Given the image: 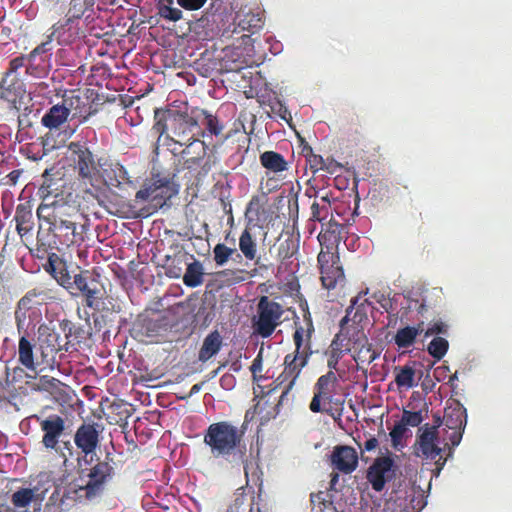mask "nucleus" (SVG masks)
Returning a JSON list of instances; mask_svg holds the SVG:
<instances>
[{"instance_id": "f257e3e1", "label": "nucleus", "mask_w": 512, "mask_h": 512, "mask_svg": "<svg viewBox=\"0 0 512 512\" xmlns=\"http://www.w3.org/2000/svg\"><path fill=\"white\" fill-rule=\"evenodd\" d=\"M68 150L73 156L78 179L83 184L96 190L107 188L110 191L139 187L141 177L136 175L135 169H127L119 162H110L97 170L93 153L85 143L79 141L70 142Z\"/></svg>"}, {"instance_id": "f03ea898", "label": "nucleus", "mask_w": 512, "mask_h": 512, "mask_svg": "<svg viewBox=\"0 0 512 512\" xmlns=\"http://www.w3.org/2000/svg\"><path fill=\"white\" fill-rule=\"evenodd\" d=\"M202 108L185 107L157 109L152 131L158 135V140L166 134L167 138L180 146L187 144L194 137H205V130L200 125ZM159 145L155 143L154 152L158 154Z\"/></svg>"}, {"instance_id": "7ed1b4c3", "label": "nucleus", "mask_w": 512, "mask_h": 512, "mask_svg": "<svg viewBox=\"0 0 512 512\" xmlns=\"http://www.w3.org/2000/svg\"><path fill=\"white\" fill-rule=\"evenodd\" d=\"M221 6V1H212L209 8L195 22L196 28L201 27L207 30L205 37L213 38L215 35H221L225 39H231L235 34H240L244 31L254 34L264 25L262 14L259 11L251 9L245 11V9H241L236 13L233 23L221 29L218 26V22L222 20V14L217 13Z\"/></svg>"}, {"instance_id": "20e7f679", "label": "nucleus", "mask_w": 512, "mask_h": 512, "mask_svg": "<svg viewBox=\"0 0 512 512\" xmlns=\"http://www.w3.org/2000/svg\"><path fill=\"white\" fill-rule=\"evenodd\" d=\"M248 413L241 427L230 421H218L210 424L203 434V442L215 459L228 460L231 456L245 454L243 438L247 429Z\"/></svg>"}, {"instance_id": "39448f33", "label": "nucleus", "mask_w": 512, "mask_h": 512, "mask_svg": "<svg viewBox=\"0 0 512 512\" xmlns=\"http://www.w3.org/2000/svg\"><path fill=\"white\" fill-rule=\"evenodd\" d=\"M114 461L110 454L104 460L97 462L89 469L87 481L74 490L76 499L79 501H93L100 498L107 484L115 475Z\"/></svg>"}, {"instance_id": "423d86ee", "label": "nucleus", "mask_w": 512, "mask_h": 512, "mask_svg": "<svg viewBox=\"0 0 512 512\" xmlns=\"http://www.w3.org/2000/svg\"><path fill=\"white\" fill-rule=\"evenodd\" d=\"M81 198L80 194H44L37 215L44 221L72 220L80 213Z\"/></svg>"}, {"instance_id": "0eeeda50", "label": "nucleus", "mask_w": 512, "mask_h": 512, "mask_svg": "<svg viewBox=\"0 0 512 512\" xmlns=\"http://www.w3.org/2000/svg\"><path fill=\"white\" fill-rule=\"evenodd\" d=\"M285 309L282 304L261 296L256 306V314L251 318L253 334L261 338H269L283 322Z\"/></svg>"}, {"instance_id": "6e6552de", "label": "nucleus", "mask_w": 512, "mask_h": 512, "mask_svg": "<svg viewBox=\"0 0 512 512\" xmlns=\"http://www.w3.org/2000/svg\"><path fill=\"white\" fill-rule=\"evenodd\" d=\"M129 169H135L136 175L141 177L139 187L135 189L136 192H155L157 190L178 192L180 189L178 177L174 171L153 165L150 177L144 178L145 173L136 165L131 166Z\"/></svg>"}, {"instance_id": "1a4fd4ad", "label": "nucleus", "mask_w": 512, "mask_h": 512, "mask_svg": "<svg viewBox=\"0 0 512 512\" xmlns=\"http://www.w3.org/2000/svg\"><path fill=\"white\" fill-rule=\"evenodd\" d=\"M66 290L72 296H83L85 306L89 308H96L103 296L98 276H94L89 270H80L79 273L74 274Z\"/></svg>"}, {"instance_id": "9d476101", "label": "nucleus", "mask_w": 512, "mask_h": 512, "mask_svg": "<svg viewBox=\"0 0 512 512\" xmlns=\"http://www.w3.org/2000/svg\"><path fill=\"white\" fill-rule=\"evenodd\" d=\"M321 282L327 290L334 289L338 284L345 281V275L342 266L339 264V256L332 251L321 249L317 257Z\"/></svg>"}, {"instance_id": "9b49d317", "label": "nucleus", "mask_w": 512, "mask_h": 512, "mask_svg": "<svg viewBox=\"0 0 512 512\" xmlns=\"http://www.w3.org/2000/svg\"><path fill=\"white\" fill-rule=\"evenodd\" d=\"M99 205L102 206L111 215L120 218H137L139 210L137 206L136 194L133 199H127L123 194H91Z\"/></svg>"}, {"instance_id": "f8f14e48", "label": "nucleus", "mask_w": 512, "mask_h": 512, "mask_svg": "<svg viewBox=\"0 0 512 512\" xmlns=\"http://www.w3.org/2000/svg\"><path fill=\"white\" fill-rule=\"evenodd\" d=\"M396 469L394 459L391 456L377 457L367 469L366 479L374 491L381 492L386 483L396 477Z\"/></svg>"}, {"instance_id": "ddd939ff", "label": "nucleus", "mask_w": 512, "mask_h": 512, "mask_svg": "<svg viewBox=\"0 0 512 512\" xmlns=\"http://www.w3.org/2000/svg\"><path fill=\"white\" fill-rule=\"evenodd\" d=\"M438 428L439 425L425 424L420 427L416 441L413 445L414 454L418 457L435 460L445 450L438 446Z\"/></svg>"}, {"instance_id": "4468645a", "label": "nucleus", "mask_w": 512, "mask_h": 512, "mask_svg": "<svg viewBox=\"0 0 512 512\" xmlns=\"http://www.w3.org/2000/svg\"><path fill=\"white\" fill-rule=\"evenodd\" d=\"M309 353H303L302 355L287 354L284 358V370L278 376L276 381L278 385H282L287 382L279 401L278 405L281 404L285 397L288 395L290 390L293 388L297 378L299 377L302 369L307 365L309 360Z\"/></svg>"}, {"instance_id": "2eb2a0df", "label": "nucleus", "mask_w": 512, "mask_h": 512, "mask_svg": "<svg viewBox=\"0 0 512 512\" xmlns=\"http://www.w3.org/2000/svg\"><path fill=\"white\" fill-rule=\"evenodd\" d=\"M101 432L102 427L98 423H82L74 434V443L85 456H88L99 446Z\"/></svg>"}, {"instance_id": "dca6fc26", "label": "nucleus", "mask_w": 512, "mask_h": 512, "mask_svg": "<svg viewBox=\"0 0 512 512\" xmlns=\"http://www.w3.org/2000/svg\"><path fill=\"white\" fill-rule=\"evenodd\" d=\"M48 224L45 233H49L56 250L69 247L76 242V223L73 220L46 221Z\"/></svg>"}, {"instance_id": "f3484780", "label": "nucleus", "mask_w": 512, "mask_h": 512, "mask_svg": "<svg viewBox=\"0 0 512 512\" xmlns=\"http://www.w3.org/2000/svg\"><path fill=\"white\" fill-rule=\"evenodd\" d=\"M62 106L66 109L71 120L77 119L79 124L86 122L94 113L92 105L87 96H81L72 91L63 96Z\"/></svg>"}, {"instance_id": "a211bd4d", "label": "nucleus", "mask_w": 512, "mask_h": 512, "mask_svg": "<svg viewBox=\"0 0 512 512\" xmlns=\"http://www.w3.org/2000/svg\"><path fill=\"white\" fill-rule=\"evenodd\" d=\"M65 420L57 414L49 415L40 421V428L43 432L41 443L47 449L58 450L59 439L65 431Z\"/></svg>"}, {"instance_id": "6ab92c4d", "label": "nucleus", "mask_w": 512, "mask_h": 512, "mask_svg": "<svg viewBox=\"0 0 512 512\" xmlns=\"http://www.w3.org/2000/svg\"><path fill=\"white\" fill-rule=\"evenodd\" d=\"M203 137H194L187 144L182 151V156L185 158V164L188 165L187 169L178 170L183 174V178L191 180L195 177L194 172L190 169L193 165L199 164L206 156L208 146L202 140Z\"/></svg>"}, {"instance_id": "aec40b11", "label": "nucleus", "mask_w": 512, "mask_h": 512, "mask_svg": "<svg viewBox=\"0 0 512 512\" xmlns=\"http://www.w3.org/2000/svg\"><path fill=\"white\" fill-rule=\"evenodd\" d=\"M245 217L249 224L260 227L271 220L267 194H256L252 197L246 208Z\"/></svg>"}, {"instance_id": "412c9836", "label": "nucleus", "mask_w": 512, "mask_h": 512, "mask_svg": "<svg viewBox=\"0 0 512 512\" xmlns=\"http://www.w3.org/2000/svg\"><path fill=\"white\" fill-rule=\"evenodd\" d=\"M331 464L333 469L343 474H351L358 466V453L351 446L338 445L331 454Z\"/></svg>"}, {"instance_id": "4be33fe9", "label": "nucleus", "mask_w": 512, "mask_h": 512, "mask_svg": "<svg viewBox=\"0 0 512 512\" xmlns=\"http://www.w3.org/2000/svg\"><path fill=\"white\" fill-rule=\"evenodd\" d=\"M80 21L65 14V17L52 26V35L61 45L74 43L81 37Z\"/></svg>"}, {"instance_id": "5701e85b", "label": "nucleus", "mask_w": 512, "mask_h": 512, "mask_svg": "<svg viewBox=\"0 0 512 512\" xmlns=\"http://www.w3.org/2000/svg\"><path fill=\"white\" fill-rule=\"evenodd\" d=\"M314 333V325L310 313L304 315V325L295 322V331L293 341L295 344V352L293 354L302 355L309 353L311 356V338Z\"/></svg>"}, {"instance_id": "b1692460", "label": "nucleus", "mask_w": 512, "mask_h": 512, "mask_svg": "<svg viewBox=\"0 0 512 512\" xmlns=\"http://www.w3.org/2000/svg\"><path fill=\"white\" fill-rule=\"evenodd\" d=\"M24 92V84L18 74L4 73L0 81V99L15 105Z\"/></svg>"}, {"instance_id": "393cba45", "label": "nucleus", "mask_w": 512, "mask_h": 512, "mask_svg": "<svg viewBox=\"0 0 512 512\" xmlns=\"http://www.w3.org/2000/svg\"><path fill=\"white\" fill-rule=\"evenodd\" d=\"M44 269L64 289H67L73 279L69 273L67 262L55 252L48 255Z\"/></svg>"}, {"instance_id": "a878e982", "label": "nucleus", "mask_w": 512, "mask_h": 512, "mask_svg": "<svg viewBox=\"0 0 512 512\" xmlns=\"http://www.w3.org/2000/svg\"><path fill=\"white\" fill-rule=\"evenodd\" d=\"M38 345L43 357L53 356L63 347L65 348L59 334L46 324L38 327Z\"/></svg>"}, {"instance_id": "bb28decb", "label": "nucleus", "mask_w": 512, "mask_h": 512, "mask_svg": "<svg viewBox=\"0 0 512 512\" xmlns=\"http://www.w3.org/2000/svg\"><path fill=\"white\" fill-rule=\"evenodd\" d=\"M48 490L40 483L33 488H20L12 494L11 503L15 508H26L31 502L41 503Z\"/></svg>"}, {"instance_id": "cd10ccee", "label": "nucleus", "mask_w": 512, "mask_h": 512, "mask_svg": "<svg viewBox=\"0 0 512 512\" xmlns=\"http://www.w3.org/2000/svg\"><path fill=\"white\" fill-rule=\"evenodd\" d=\"M173 194H169L165 197L164 194H136L137 206L139 210L137 212V218L148 217L158 209L162 208L167 200L171 198Z\"/></svg>"}, {"instance_id": "c85d7f7f", "label": "nucleus", "mask_w": 512, "mask_h": 512, "mask_svg": "<svg viewBox=\"0 0 512 512\" xmlns=\"http://www.w3.org/2000/svg\"><path fill=\"white\" fill-rule=\"evenodd\" d=\"M349 340L341 333H337L327 352V366L331 370H337L339 361L346 352H350Z\"/></svg>"}, {"instance_id": "c756f323", "label": "nucleus", "mask_w": 512, "mask_h": 512, "mask_svg": "<svg viewBox=\"0 0 512 512\" xmlns=\"http://www.w3.org/2000/svg\"><path fill=\"white\" fill-rule=\"evenodd\" d=\"M342 225L330 220L325 229L318 235V240L324 251H332L336 249L341 240Z\"/></svg>"}, {"instance_id": "7c9ffc66", "label": "nucleus", "mask_w": 512, "mask_h": 512, "mask_svg": "<svg viewBox=\"0 0 512 512\" xmlns=\"http://www.w3.org/2000/svg\"><path fill=\"white\" fill-rule=\"evenodd\" d=\"M69 116L61 103L51 106L41 118V124L51 130L59 129Z\"/></svg>"}, {"instance_id": "2f4dec72", "label": "nucleus", "mask_w": 512, "mask_h": 512, "mask_svg": "<svg viewBox=\"0 0 512 512\" xmlns=\"http://www.w3.org/2000/svg\"><path fill=\"white\" fill-rule=\"evenodd\" d=\"M222 337L218 330L210 332L203 340V344L198 353V359L206 362L215 356L222 347Z\"/></svg>"}, {"instance_id": "473e14b6", "label": "nucleus", "mask_w": 512, "mask_h": 512, "mask_svg": "<svg viewBox=\"0 0 512 512\" xmlns=\"http://www.w3.org/2000/svg\"><path fill=\"white\" fill-rule=\"evenodd\" d=\"M353 349L355 352L353 357L356 362L370 364L379 356V353L373 349L372 344L368 342L367 337L363 333L354 341Z\"/></svg>"}, {"instance_id": "72a5a7b5", "label": "nucleus", "mask_w": 512, "mask_h": 512, "mask_svg": "<svg viewBox=\"0 0 512 512\" xmlns=\"http://www.w3.org/2000/svg\"><path fill=\"white\" fill-rule=\"evenodd\" d=\"M443 423L447 429H465L467 412L464 406L457 403L456 406L445 409Z\"/></svg>"}, {"instance_id": "f704fd0d", "label": "nucleus", "mask_w": 512, "mask_h": 512, "mask_svg": "<svg viewBox=\"0 0 512 512\" xmlns=\"http://www.w3.org/2000/svg\"><path fill=\"white\" fill-rule=\"evenodd\" d=\"M37 293L35 291L27 292L18 302L15 311V321L17 330L20 332L24 328V322L28 311L35 309L39 302L36 301Z\"/></svg>"}, {"instance_id": "c9c22d12", "label": "nucleus", "mask_w": 512, "mask_h": 512, "mask_svg": "<svg viewBox=\"0 0 512 512\" xmlns=\"http://www.w3.org/2000/svg\"><path fill=\"white\" fill-rule=\"evenodd\" d=\"M423 331V323H419L417 326H406L398 329L394 336V342L399 348L411 347L418 335Z\"/></svg>"}, {"instance_id": "e433bc0d", "label": "nucleus", "mask_w": 512, "mask_h": 512, "mask_svg": "<svg viewBox=\"0 0 512 512\" xmlns=\"http://www.w3.org/2000/svg\"><path fill=\"white\" fill-rule=\"evenodd\" d=\"M64 384L54 377L48 375H42L38 378L34 385V390L40 392H47L54 398L63 396Z\"/></svg>"}, {"instance_id": "4c0bfd02", "label": "nucleus", "mask_w": 512, "mask_h": 512, "mask_svg": "<svg viewBox=\"0 0 512 512\" xmlns=\"http://www.w3.org/2000/svg\"><path fill=\"white\" fill-rule=\"evenodd\" d=\"M260 162L264 168L275 173L287 170L288 163L284 157L275 151H265L260 155Z\"/></svg>"}, {"instance_id": "58836bf2", "label": "nucleus", "mask_w": 512, "mask_h": 512, "mask_svg": "<svg viewBox=\"0 0 512 512\" xmlns=\"http://www.w3.org/2000/svg\"><path fill=\"white\" fill-rule=\"evenodd\" d=\"M33 351L34 345L32 342L27 338L26 335L21 336L18 343V360L25 368L29 370L35 369Z\"/></svg>"}, {"instance_id": "ea45409f", "label": "nucleus", "mask_w": 512, "mask_h": 512, "mask_svg": "<svg viewBox=\"0 0 512 512\" xmlns=\"http://www.w3.org/2000/svg\"><path fill=\"white\" fill-rule=\"evenodd\" d=\"M415 362L413 365L406 364L404 366H396L394 368L395 383L399 389H410L416 385L415 383Z\"/></svg>"}, {"instance_id": "a19ab883", "label": "nucleus", "mask_w": 512, "mask_h": 512, "mask_svg": "<svg viewBox=\"0 0 512 512\" xmlns=\"http://www.w3.org/2000/svg\"><path fill=\"white\" fill-rule=\"evenodd\" d=\"M200 125L203 128V130H205V134L208 133L214 136L221 135L225 127L224 124L219 120V118L216 115L210 113L205 109H202Z\"/></svg>"}, {"instance_id": "79ce46f5", "label": "nucleus", "mask_w": 512, "mask_h": 512, "mask_svg": "<svg viewBox=\"0 0 512 512\" xmlns=\"http://www.w3.org/2000/svg\"><path fill=\"white\" fill-rule=\"evenodd\" d=\"M61 330L63 331L66 342L64 344L65 350L68 351V345L71 342L80 343L84 339L85 331L82 327L76 326L69 320H63L60 323Z\"/></svg>"}, {"instance_id": "37998d69", "label": "nucleus", "mask_w": 512, "mask_h": 512, "mask_svg": "<svg viewBox=\"0 0 512 512\" xmlns=\"http://www.w3.org/2000/svg\"><path fill=\"white\" fill-rule=\"evenodd\" d=\"M96 0H70L66 15L81 20L83 16L92 11Z\"/></svg>"}, {"instance_id": "c03bdc74", "label": "nucleus", "mask_w": 512, "mask_h": 512, "mask_svg": "<svg viewBox=\"0 0 512 512\" xmlns=\"http://www.w3.org/2000/svg\"><path fill=\"white\" fill-rule=\"evenodd\" d=\"M239 248L247 260H254L257 254L256 242L250 231L245 229L239 238Z\"/></svg>"}, {"instance_id": "a18cd8bd", "label": "nucleus", "mask_w": 512, "mask_h": 512, "mask_svg": "<svg viewBox=\"0 0 512 512\" xmlns=\"http://www.w3.org/2000/svg\"><path fill=\"white\" fill-rule=\"evenodd\" d=\"M37 247H36V256L39 259H43L46 255L48 256L52 252L49 250L56 249L55 242H52L50 239L49 233H45L42 226L40 225L38 233H37Z\"/></svg>"}, {"instance_id": "49530a36", "label": "nucleus", "mask_w": 512, "mask_h": 512, "mask_svg": "<svg viewBox=\"0 0 512 512\" xmlns=\"http://www.w3.org/2000/svg\"><path fill=\"white\" fill-rule=\"evenodd\" d=\"M183 282L186 286L191 288H195L202 284L203 272L200 263L194 262L188 265L183 277Z\"/></svg>"}, {"instance_id": "de8ad7c7", "label": "nucleus", "mask_w": 512, "mask_h": 512, "mask_svg": "<svg viewBox=\"0 0 512 512\" xmlns=\"http://www.w3.org/2000/svg\"><path fill=\"white\" fill-rule=\"evenodd\" d=\"M336 383L337 377L330 369V371L318 378L314 386V393L329 394L330 392H334Z\"/></svg>"}, {"instance_id": "09e8293b", "label": "nucleus", "mask_w": 512, "mask_h": 512, "mask_svg": "<svg viewBox=\"0 0 512 512\" xmlns=\"http://www.w3.org/2000/svg\"><path fill=\"white\" fill-rule=\"evenodd\" d=\"M449 349V342L440 336L434 337L427 346L428 353L437 361L441 360Z\"/></svg>"}, {"instance_id": "8fccbe9b", "label": "nucleus", "mask_w": 512, "mask_h": 512, "mask_svg": "<svg viewBox=\"0 0 512 512\" xmlns=\"http://www.w3.org/2000/svg\"><path fill=\"white\" fill-rule=\"evenodd\" d=\"M31 217V212L26 211L24 208H21V206L17 207L15 214L16 229L21 236L26 235L31 231Z\"/></svg>"}, {"instance_id": "3c124183", "label": "nucleus", "mask_w": 512, "mask_h": 512, "mask_svg": "<svg viewBox=\"0 0 512 512\" xmlns=\"http://www.w3.org/2000/svg\"><path fill=\"white\" fill-rule=\"evenodd\" d=\"M297 248V244L291 238L281 241L277 247V260L284 263L296 253Z\"/></svg>"}, {"instance_id": "603ef678", "label": "nucleus", "mask_w": 512, "mask_h": 512, "mask_svg": "<svg viewBox=\"0 0 512 512\" xmlns=\"http://www.w3.org/2000/svg\"><path fill=\"white\" fill-rule=\"evenodd\" d=\"M234 253H236V249L218 243L213 249L214 261L218 266H223Z\"/></svg>"}, {"instance_id": "864d4df0", "label": "nucleus", "mask_w": 512, "mask_h": 512, "mask_svg": "<svg viewBox=\"0 0 512 512\" xmlns=\"http://www.w3.org/2000/svg\"><path fill=\"white\" fill-rule=\"evenodd\" d=\"M268 106L270 108V112L274 116L279 117L281 120H284L287 123H289L292 120L290 111L279 99L275 98L273 100H270Z\"/></svg>"}, {"instance_id": "5fc2aeb1", "label": "nucleus", "mask_w": 512, "mask_h": 512, "mask_svg": "<svg viewBox=\"0 0 512 512\" xmlns=\"http://www.w3.org/2000/svg\"><path fill=\"white\" fill-rule=\"evenodd\" d=\"M333 394L334 392H330L329 394L314 393V396L309 405L310 410L314 413L328 412V409L322 407V402L324 404L330 403L332 401Z\"/></svg>"}, {"instance_id": "6e6d98bb", "label": "nucleus", "mask_w": 512, "mask_h": 512, "mask_svg": "<svg viewBox=\"0 0 512 512\" xmlns=\"http://www.w3.org/2000/svg\"><path fill=\"white\" fill-rule=\"evenodd\" d=\"M448 331H449V325L442 320H437V321H433L429 324L428 328L425 331L424 336L427 338V337H430L433 335H436V336L447 335Z\"/></svg>"}, {"instance_id": "4d7b16f0", "label": "nucleus", "mask_w": 512, "mask_h": 512, "mask_svg": "<svg viewBox=\"0 0 512 512\" xmlns=\"http://www.w3.org/2000/svg\"><path fill=\"white\" fill-rule=\"evenodd\" d=\"M423 421V417L421 411H409L403 410L402 418L400 422L404 424V426L417 427Z\"/></svg>"}, {"instance_id": "13d9d810", "label": "nucleus", "mask_w": 512, "mask_h": 512, "mask_svg": "<svg viewBox=\"0 0 512 512\" xmlns=\"http://www.w3.org/2000/svg\"><path fill=\"white\" fill-rule=\"evenodd\" d=\"M452 432L448 434L447 438L450 441V446L448 443L445 444V448H448V456H453L454 448L458 446L462 440L463 433L465 429H450Z\"/></svg>"}, {"instance_id": "bf43d9fd", "label": "nucleus", "mask_w": 512, "mask_h": 512, "mask_svg": "<svg viewBox=\"0 0 512 512\" xmlns=\"http://www.w3.org/2000/svg\"><path fill=\"white\" fill-rule=\"evenodd\" d=\"M53 35L50 34L49 36H47V40L45 42H42L41 44H39L37 47H35L28 55V61L29 62H32L35 60V58L38 56V55H41V54H45L47 52H49L52 47H51V42L53 40Z\"/></svg>"}, {"instance_id": "052dcab7", "label": "nucleus", "mask_w": 512, "mask_h": 512, "mask_svg": "<svg viewBox=\"0 0 512 512\" xmlns=\"http://www.w3.org/2000/svg\"><path fill=\"white\" fill-rule=\"evenodd\" d=\"M407 432V427L404 426L402 422H398L394 425L393 429L390 431L389 435L391 437L393 447H397L398 444L402 441L403 437Z\"/></svg>"}, {"instance_id": "680f3d73", "label": "nucleus", "mask_w": 512, "mask_h": 512, "mask_svg": "<svg viewBox=\"0 0 512 512\" xmlns=\"http://www.w3.org/2000/svg\"><path fill=\"white\" fill-rule=\"evenodd\" d=\"M215 184H214V191L215 192H224L226 190H231V180L230 175L219 173L216 177H214Z\"/></svg>"}, {"instance_id": "e2e57ef3", "label": "nucleus", "mask_w": 512, "mask_h": 512, "mask_svg": "<svg viewBox=\"0 0 512 512\" xmlns=\"http://www.w3.org/2000/svg\"><path fill=\"white\" fill-rule=\"evenodd\" d=\"M310 154L307 155V161L310 165V168L313 172L323 170V166L325 165V159L321 155L314 154L312 152V148L309 147Z\"/></svg>"}, {"instance_id": "0e129e2a", "label": "nucleus", "mask_w": 512, "mask_h": 512, "mask_svg": "<svg viewBox=\"0 0 512 512\" xmlns=\"http://www.w3.org/2000/svg\"><path fill=\"white\" fill-rule=\"evenodd\" d=\"M160 15L164 19L176 22L182 18V11L178 8L170 7V6H164L160 10Z\"/></svg>"}, {"instance_id": "69168bd1", "label": "nucleus", "mask_w": 512, "mask_h": 512, "mask_svg": "<svg viewBox=\"0 0 512 512\" xmlns=\"http://www.w3.org/2000/svg\"><path fill=\"white\" fill-rule=\"evenodd\" d=\"M26 60H28V56L20 55L18 57L13 58L9 62V67L5 73L18 74V69L24 67Z\"/></svg>"}, {"instance_id": "338daca9", "label": "nucleus", "mask_w": 512, "mask_h": 512, "mask_svg": "<svg viewBox=\"0 0 512 512\" xmlns=\"http://www.w3.org/2000/svg\"><path fill=\"white\" fill-rule=\"evenodd\" d=\"M207 0H177L178 4L186 10H198Z\"/></svg>"}, {"instance_id": "774afa93", "label": "nucleus", "mask_w": 512, "mask_h": 512, "mask_svg": "<svg viewBox=\"0 0 512 512\" xmlns=\"http://www.w3.org/2000/svg\"><path fill=\"white\" fill-rule=\"evenodd\" d=\"M250 370L253 375L254 381H260L262 378L261 376L258 377V373L262 371V356L261 353H259L256 358L253 360L252 365L250 367Z\"/></svg>"}]
</instances>
